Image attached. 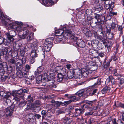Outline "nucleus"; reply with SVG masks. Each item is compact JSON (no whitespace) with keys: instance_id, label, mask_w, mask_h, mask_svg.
<instances>
[{"instance_id":"f257e3e1","label":"nucleus","mask_w":124,"mask_h":124,"mask_svg":"<svg viewBox=\"0 0 124 124\" xmlns=\"http://www.w3.org/2000/svg\"><path fill=\"white\" fill-rule=\"evenodd\" d=\"M19 32L18 35L20 38L24 39L25 38L26 36L28 33V30L27 29L22 28L19 25H17L15 29Z\"/></svg>"},{"instance_id":"f03ea898","label":"nucleus","mask_w":124,"mask_h":124,"mask_svg":"<svg viewBox=\"0 0 124 124\" xmlns=\"http://www.w3.org/2000/svg\"><path fill=\"white\" fill-rule=\"evenodd\" d=\"M29 45L31 48H32L30 55L31 57H36L38 56V51L37 49V42L35 41L32 43H30Z\"/></svg>"},{"instance_id":"7ed1b4c3","label":"nucleus","mask_w":124,"mask_h":124,"mask_svg":"<svg viewBox=\"0 0 124 124\" xmlns=\"http://www.w3.org/2000/svg\"><path fill=\"white\" fill-rule=\"evenodd\" d=\"M8 47H5L2 45H0V56H3L8 60Z\"/></svg>"},{"instance_id":"20e7f679","label":"nucleus","mask_w":124,"mask_h":124,"mask_svg":"<svg viewBox=\"0 0 124 124\" xmlns=\"http://www.w3.org/2000/svg\"><path fill=\"white\" fill-rule=\"evenodd\" d=\"M101 17L99 19H98L97 21H96L94 23V25L96 26V28H98L100 29V30H102V27L101 24L104 23V21L105 19V17L104 16H102L101 15Z\"/></svg>"},{"instance_id":"39448f33","label":"nucleus","mask_w":124,"mask_h":124,"mask_svg":"<svg viewBox=\"0 0 124 124\" xmlns=\"http://www.w3.org/2000/svg\"><path fill=\"white\" fill-rule=\"evenodd\" d=\"M6 35L8 39L10 40V42H13L14 40L13 37L16 35V33L14 30H11L8 33H7Z\"/></svg>"},{"instance_id":"423d86ee","label":"nucleus","mask_w":124,"mask_h":124,"mask_svg":"<svg viewBox=\"0 0 124 124\" xmlns=\"http://www.w3.org/2000/svg\"><path fill=\"white\" fill-rule=\"evenodd\" d=\"M21 69H17V75L19 77L21 78H27V73L26 71H24V72L23 70L22 71H21Z\"/></svg>"},{"instance_id":"0eeeda50","label":"nucleus","mask_w":124,"mask_h":124,"mask_svg":"<svg viewBox=\"0 0 124 124\" xmlns=\"http://www.w3.org/2000/svg\"><path fill=\"white\" fill-rule=\"evenodd\" d=\"M74 45L76 46H78L80 48H83L85 46V42L81 39H78L77 41H74Z\"/></svg>"},{"instance_id":"6e6552de","label":"nucleus","mask_w":124,"mask_h":124,"mask_svg":"<svg viewBox=\"0 0 124 124\" xmlns=\"http://www.w3.org/2000/svg\"><path fill=\"white\" fill-rule=\"evenodd\" d=\"M105 4L104 5V7L106 9H109V11L111 10H112L114 6V4L113 2H112L111 1L109 0L108 2H104Z\"/></svg>"},{"instance_id":"1a4fd4ad","label":"nucleus","mask_w":124,"mask_h":124,"mask_svg":"<svg viewBox=\"0 0 124 124\" xmlns=\"http://www.w3.org/2000/svg\"><path fill=\"white\" fill-rule=\"evenodd\" d=\"M49 77H45L43 79L44 80L47 79V84L49 86L50 88L54 87L53 82L54 81L53 80V77H51L50 76H49Z\"/></svg>"},{"instance_id":"9d476101","label":"nucleus","mask_w":124,"mask_h":124,"mask_svg":"<svg viewBox=\"0 0 124 124\" xmlns=\"http://www.w3.org/2000/svg\"><path fill=\"white\" fill-rule=\"evenodd\" d=\"M55 63L54 62H52L51 64V66L52 67V69H51L49 70L47 72V73H45L44 74V76H45L46 77H49V76H51V74H52L54 73V68L55 66Z\"/></svg>"},{"instance_id":"9b49d317","label":"nucleus","mask_w":124,"mask_h":124,"mask_svg":"<svg viewBox=\"0 0 124 124\" xmlns=\"http://www.w3.org/2000/svg\"><path fill=\"white\" fill-rule=\"evenodd\" d=\"M65 29L64 32L63 33H64V35L65 36H68L71 38H72L74 40L75 38L74 36V34L72 33V31L70 30H68L66 29Z\"/></svg>"},{"instance_id":"f8f14e48","label":"nucleus","mask_w":124,"mask_h":124,"mask_svg":"<svg viewBox=\"0 0 124 124\" xmlns=\"http://www.w3.org/2000/svg\"><path fill=\"white\" fill-rule=\"evenodd\" d=\"M42 3L46 6H49L55 4L56 3L51 0H42Z\"/></svg>"},{"instance_id":"ddd939ff","label":"nucleus","mask_w":124,"mask_h":124,"mask_svg":"<svg viewBox=\"0 0 124 124\" xmlns=\"http://www.w3.org/2000/svg\"><path fill=\"white\" fill-rule=\"evenodd\" d=\"M13 106H11L10 107H8L6 109L5 114L8 116H11L13 111Z\"/></svg>"},{"instance_id":"4468645a","label":"nucleus","mask_w":124,"mask_h":124,"mask_svg":"<svg viewBox=\"0 0 124 124\" xmlns=\"http://www.w3.org/2000/svg\"><path fill=\"white\" fill-rule=\"evenodd\" d=\"M34 39L33 33L31 32H29L28 31V34L26 36L25 38L24 39H27L28 41L30 42Z\"/></svg>"},{"instance_id":"2eb2a0df","label":"nucleus","mask_w":124,"mask_h":124,"mask_svg":"<svg viewBox=\"0 0 124 124\" xmlns=\"http://www.w3.org/2000/svg\"><path fill=\"white\" fill-rule=\"evenodd\" d=\"M101 35L100 37V39L103 42V43L105 44L106 43V40L107 39L106 35L103 33V32H101Z\"/></svg>"},{"instance_id":"dca6fc26","label":"nucleus","mask_w":124,"mask_h":124,"mask_svg":"<svg viewBox=\"0 0 124 124\" xmlns=\"http://www.w3.org/2000/svg\"><path fill=\"white\" fill-rule=\"evenodd\" d=\"M51 102L54 106L59 107L60 105L63 106L64 105L62 102L58 101H55L54 100H52Z\"/></svg>"},{"instance_id":"f3484780","label":"nucleus","mask_w":124,"mask_h":124,"mask_svg":"<svg viewBox=\"0 0 124 124\" xmlns=\"http://www.w3.org/2000/svg\"><path fill=\"white\" fill-rule=\"evenodd\" d=\"M49 113L46 111V110H43L41 112L42 117V119H45L46 118H48L49 117L50 115Z\"/></svg>"},{"instance_id":"a211bd4d","label":"nucleus","mask_w":124,"mask_h":124,"mask_svg":"<svg viewBox=\"0 0 124 124\" xmlns=\"http://www.w3.org/2000/svg\"><path fill=\"white\" fill-rule=\"evenodd\" d=\"M17 62L16 63V66L17 69H21L22 67V64L23 63L20 59H17Z\"/></svg>"},{"instance_id":"6ab92c4d","label":"nucleus","mask_w":124,"mask_h":124,"mask_svg":"<svg viewBox=\"0 0 124 124\" xmlns=\"http://www.w3.org/2000/svg\"><path fill=\"white\" fill-rule=\"evenodd\" d=\"M97 89H96L93 90L92 92H88L86 94H85L84 95L85 97L87 98L88 96H92L93 95H94L95 93L97 92Z\"/></svg>"},{"instance_id":"aec40b11","label":"nucleus","mask_w":124,"mask_h":124,"mask_svg":"<svg viewBox=\"0 0 124 124\" xmlns=\"http://www.w3.org/2000/svg\"><path fill=\"white\" fill-rule=\"evenodd\" d=\"M17 59L16 58L12 57L9 60L8 57V60H6L7 61H8L9 63L10 64L14 65L17 62Z\"/></svg>"},{"instance_id":"412c9836","label":"nucleus","mask_w":124,"mask_h":124,"mask_svg":"<svg viewBox=\"0 0 124 124\" xmlns=\"http://www.w3.org/2000/svg\"><path fill=\"white\" fill-rule=\"evenodd\" d=\"M20 23L16 21L15 22H13L10 23L9 26L11 29H15L17 25H20Z\"/></svg>"},{"instance_id":"4be33fe9","label":"nucleus","mask_w":124,"mask_h":124,"mask_svg":"<svg viewBox=\"0 0 124 124\" xmlns=\"http://www.w3.org/2000/svg\"><path fill=\"white\" fill-rule=\"evenodd\" d=\"M75 72L73 71H69L67 73V76L68 78L72 79L73 78Z\"/></svg>"},{"instance_id":"5701e85b","label":"nucleus","mask_w":124,"mask_h":124,"mask_svg":"<svg viewBox=\"0 0 124 124\" xmlns=\"http://www.w3.org/2000/svg\"><path fill=\"white\" fill-rule=\"evenodd\" d=\"M43 46L44 47V52L46 51V52H49L52 46L49 44V45L47 44L45 45V43L43 44Z\"/></svg>"},{"instance_id":"b1692460","label":"nucleus","mask_w":124,"mask_h":124,"mask_svg":"<svg viewBox=\"0 0 124 124\" xmlns=\"http://www.w3.org/2000/svg\"><path fill=\"white\" fill-rule=\"evenodd\" d=\"M53 38L52 37L51 38H48L46 39L45 41V45L48 44L50 45L51 46H52L51 44L53 40Z\"/></svg>"},{"instance_id":"393cba45","label":"nucleus","mask_w":124,"mask_h":124,"mask_svg":"<svg viewBox=\"0 0 124 124\" xmlns=\"http://www.w3.org/2000/svg\"><path fill=\"white\" fill-rule=\"evenodd\" d=\"M64 75L62 74L61 73L58 74L57 80L58 82H60L63 79Z\"/></svg>"},{"instance_id":"a878e982","label":"nucleus","mask_w":124,"mask_h":124,"mask_svg":"<svg viewBox=\"0 0 124 124\" xmlns=\"http://www.w3.org/2000/svg\"><path fill=\"white\" fill-rule=\"evenodd\" d=\"M65 29H66L65 28H63V30L62 29H59L58 30H56L55 32V34H58V35H57L58 36H60L62 35L63 33L64 32V30H65Z\"/></svg>"},{"instance_id":"bb28decb","label":"nucleus","mask_w":124,"mask_h":124,"mask_svg":"<svg viewBox=\"0 0 124 124\" xmlns=\"http://www.w3.org/2000/svg\"><path fill=\"white\" fill-rule=\"evenodd\" d=\"M23 90L22 89H20L17 91V96L19 97L23 98L24 96V94L23 93Z\"/></svg>"},{"instance_id":"cd10ccee","label":"nucleus","mask_w":124,"mask_h":124,"mask_svg":"<svg viewBox=\"0 0 124 124\" xmlns=\"http://www.w3.org/2000/svg\"><path fill=\"white\" fill-rule=\"evenodd\" d=\"M99 43V41L97 40H92L91 44L92 46H97Z\"/></svg>"},{"instance_id":"c85d7f7f","label":"nucleus","mask_w":124,"mask_h":124,"mask_svg":"<svg viewBox=\"0 0 124 124\" xmlns=\"http://www.w3.org/2000/svg\"><path fill=\"white\" fill-rule=\"evenodd\" d=\"M111 88L110 87L106 86L101 91V92L103 94H105L108 90H110Z\"/></svg>"},{"instance_id":"c756f323","label":"nucleus","mask_w":124,"mask_h":124,"mask_svg":"<svg viewBox=\"0 0 124 124\" xmlns=\"http://www.w3.org/2000/svg\"><path fill=\"white\" fill-rule=\"evenodd\" d=\"M39 48L40 50L41 51H42V54L41 55V56L43 57L44 58L45 54L44 52V47L43 46V44L42 45V46H39Z\"/></svg>"},{"instance_id":"7c9ffc66","label":"nucleus","mask_w":124,"mask_h":124,"mask_svg":"<svg viewBox=\"0 0 124 124\" xmlns=\"http://www.w3.org/2000/svg\"><path fill=\"white\" fill-rule=\"evenodd\" d=\"M55 69L58 70H61V72L63 74H64L66 71V69L64 68L60 67H55Z\"/></svg>"},{"instance_id":"2f4dec72","label":"nucleus","mask_w":124,"mask_h":124,"mask_svg":"<svg viewBox=\"0 0 124 124\" xmlns=\"http://www.w3.org/2000/svg\"><path fill=\"white\" fill-rule=\"evenodd\" d=\"M84 70H85V69H83L81 70V74L82 76L85 77H87L89 74L88 72L87 71H84Z\"/></svg>"},{"instance_id":"473e14b6","label":"nucleus","mask_w":124,"mask_h":124,"mask_svg":"<svg viewBox=\"0 0 124 124\" xmlns=\"http://www.w3.org/2000/svg\"><path fill=\"white\" fill-rule=\"evenodd\" d=\"M71 122L70 119L68 117L65 118L63 120V122L65 124H70Z\"/></svg>"},{"instance_id":"72a5a7b5","label":"nucleus","mask_w":124,"mask_h":124,"mask_svg":"<svg viewBox=\"0 0 124 124\" xmlns=\"http://www.w3.org/2000/svg\"><path fill=\"white\" fill-rule=\"evenodd\" d=\"M42 76L41 75H39L36 78V83L38 84H39L42 81Z\"/></svg>"},{"instance_id":"f704fd0d","label":"nucleus","mask_w":124,"mask_h":124,"mask_svg":"<svg viewBox=\"0 0 124 124\" xmlns=\"http://www.w3.org/2000/svg\"><path fill=\"white\" fill-rule=\"evenodd\" d=\"M71 98V102L76 101L79 100L80 99L79 98H78L77 96H72L70 98Z\"/></svg>"},{"instance_id":"c9c22d12","label":"nucleus","mask_w":124,"mask_h":124,"mask_svg":"<svg viewBox=\"0 0 124 124\" xmlns=\"http://www.w3.org/2000/svg\"><path fill=\"white\" fill-rule=\"evenodd\" d=\"M11 95V93L10 92H8L6 93V95H5V98L6 99V102H7V100H8L10 101L9 99H8L9 98Z\"/></svg>"},{"instance_id":"e433bc0d","label":"nucleus","mask_w":124,"mask_h":124,"mask_svg":"<svg viewBox=\"0 0 124 124\" xmlns=\"http://www.w3.org/2000/svg\"><path fill=\"white\" fill-rule=\"evenodd\" d=\"M27 102L29 101V102L31 103L33 101V97L32 96V95H30L28 96L27 97Z\"/></svg>"},{"instance_id":"4c0bfd02","label":"nucleus","mask_w":124,"mask_h":124,"mask_svg":"<svg viewBox=\"0 0 124 124\" xmlns=\"http://www.w3.org/2000/svg\"><path fill=\"white\" fill-rule=\"evenodd\" d=\"M96 101V100H93L92 101H89L86 100V103L88 104L90 106H91L94 103L95 101Z\"/></svg>"},{"instance_id":"58836bf2","label":"nucleus","mask_w":124,"mask_h":124,"mask_svg":"<svg viewBox=\"0 0 124 124\" xmlns=\"http://www.w3.org/2000/svg\"><path fill=\"white\" fill-rule=\"evenodd\" d=\"M10 77L9 76H5L4 77L1 76V80L3 81H5L6 80L10 79Z\"/></svg>"},{"instance_id":"ea45409f","label":"nucleus","mask_w":124,"mask_h":124,"mask_svg":"<svg viewBox=\"0 0 124 124\" xmlns=\"http://www.w3.org/2000/svg\"><path fill=\"white\" fill-rule=\"evenodd\" d=\"M107 34H108V38L109 39H111L113 38V33L111 32H109L108 33H107ZM107 36V35H106Z\"/></svg>"},{"instance_id":"a19ab883","label":"nucleus","mask_w":124,"mask_h":124,"mask_svg":"<svg viewBox=\"0 0 124 124\" xmlns=\"http://www.w3.org/2000/svg\"><path fill=\"white\" fill-rule=\"evenodd\" d=\"M84 90H82L79 91L77 93V97L79 96V97L82 96L83 94Z\"/></svg>"},{"instance_id":"79ce46f5","label":"nucleus","mask_w":124,"mask_h":124,"mask_svg":"<svg viewBox=\"0 0 124 124\" xmlns=\"http://www.w3.org/2000/svg\"><path fill=\"white\" fill-rule=\"evenodd\" d=\"M95 8L96 10L99 11V12L102 10L103 9V7L101 6L100 5L95 6Z\"/></svg>"},{"instance_id":"37998d69","label":"nucleus","mask_w":124,"mask_h":124,"mask_svg":"<svg viewBox=\"0 0 124 124\" xmlns=\"http://www.w3.org/2000/svg\"><path fill=\"white\" fill-rule=\"evenodd\" d=\"M10 43V42L9 40L6 39H4L3 44L7 46L9 45Z\"/></svg>"},{"instance_id":"c03bdc74","label":"nucleus","mask_w":124,"mask_h":124,"mask_svg":"<svg viewBox=\"0 0 124 124\" xmlns=\"http://www.w3.org/2000/svg\"><path fill=\"white\" fill-rule=\"evenodd\" d=\"M40 104V102L39 100H36L35 101L34 103V106L35 107H37L39 106Z\"/></svg>"},{"instance_id":"a18cd8bd","label":"nucleus","mask_w":124,"mask_h":124,"mask_svg":"<svg viewBox=\"0 0 124 124\" xmlns=\"http://www.w3.org/2000/svg\"><path fill=\"white\" fill-rule=\"evenodd\" d=\"M31 68L30 66L28 64H26L25 66V70H24V71H26V72L28 73V71Z\"/></svg>"},{"instance_id":"49530a36","label":"nucleus","mask_w":124,"mask_h":124,"mask_svg":"<svg viewBox=\"0 0 124 124\" xmlns=\"http://www.w3.org/2000/svg\"><path fill=\"white\" fill-rule=\"evenodd\" d=\"M117 53H115L114 55H113L111 57V59L113 61H115L117 60V57L116 56Z\"/></svg>"},{"instance_id":"de8ad7c7","label":"nucleus","mask_w":124,"mask_h":124,"mask_svg":"<svg viewBox=\"0 0 124 124\" xmlns=\"http://www.w3.org/2000/svg\"><path fill=\"white\" fill-rule=\"evenodd\" d=\"M6 69L8 72L9 73H11L12 71V66H10L8 68L7 67L6 68Z\"/></svg>"},{"instance_id":"09e8293b","label":"nucleus","mask_w":124,"mask_h":124,"mask_svg":"<svg viewBox=\"0 0 124 124\" xmlns=\"http://www.w3.org/2000/svg\"><path fill=\"white\" fill-rule=\"evenodd\" d=\"M44 69V67L42 66H40L39 67H38L37 70L39 71L40 73Z\"/></svg>"},{"instance_id":"8fccbe9b","label":"nucleus","mask_w":124,"mask_h":124,"mask_svg":"<svg viewBox=\"0 0 124 124\" xmlns=\"http://www.w3.org/2000/svg\"><path fill=\"white\" fill-rule=\"evenodd\" d=\"M26 104V102L24 101L21 102L19 104V106L20 107H23Z\"/></svg>"},{"instance_id":"3c124183","label":"nucleus","mask_w":124,"mask_h":124,"mask_svg":"<svg viewBox=\"0 0 124 124\" xmlns=\"http://www.w3.org/2000/svg\"><path fill=\"white\" fill-rule=\"evenodd\" d=\"M109 124H116V119L114 118L111 121H110L109 123Z\"/></svg>"},{"instance_id":"603ef678","label":"nucleus","mask_w":124,"mask_h":124,"mask_svg":"<svg viewBox=\"0 0 124 124\" xmlns=\"http://www.w3.org/2000/svg\"><path fill=\"white\" fill-rule=\"evenodd\" d=\"M0 96H2L5 98V95H6V93L3 91H1L0 92Z\"/></svg>"},{"instance_id":"864d4df0","label":"nucleus","mask_w":124,"mask_h":124,"mask_svg":"<svg viewBox=\"0 0 124 124\" xmlns=\"http://www.w3.org/2000/svg\"><path fill=\"white\" fill-rule=\"evenodd\" d=\"M35 57H31L30 58V62L31 64H33L35 61Z\"/></svg>"},{"instance_id":"5fc2aeb1","label":"nucleus","mask_w":124,"mask_h":124,"mask_svg":"<svg viewBox=\"0 0 124 124\" xmlns=\"http://www.w3.org/2000/svg\"><path fill=\"white\" fill-rule=\"evenodd\" d=\"M71 101L70 100H69L68 101H65L64 103H63V104L64 105H64H67L70 104L71 103Z\"/></svg>"},{"instance_id":"6e6d98bb","label":"nucleus","mask_w":124,"mask_h":124,"mask_svg":"<svg viewBox=\"0 0 124 124\" xmlns=\"http://www.w3.org/2000/svg\"><path fill=\"white\" fill-rule=\"evenodd\" d=\"M7 66V63L6 62H3L1 64V68L2 67L3 68H6Z\"/></svg>"},{"instance_id":"4d7b16f0","label":"nucleus","mask_w":124,"mask_h":124,"mask_svg":"<svg viewBox=\"0 0 124 124\" xmlns=\"http://www.w3.org/2000/svg\"><path fill=\"white\" fill-rule=\"evenodd\" d=\"M101 17V15L96 14V13L95 14L94 17L95 18L97 19V21L98 19H99Z\"/></svg>"},{"instance_id":"13d9d810","label":"nucleus","mask_w":124,"mask_h":124,"mask_svg":"<svg viewBox=\"0 0 124 124\" xmlns=\"http://www.w3.org/2000/svg\"><path fill=\"white\" fill-rule=\"evenodd\" d=\"M118 29L119 31H120V34H122L123 33V28L121 26H119L118 27Z\"/></svg>"},{"instance_id":"bf43d9fd","label":"nucleus","mask_w":124,"mask_h":124,"mask_svg":"<svg viewBox=\"0 0 124 124\" xmlns=\"http://www.w3.org/2000/svg\"><path fill=\"white\" fill-rule=\"evenodd\" d=\"M35 108L34 109L35 110V111L37 112L40 110V108L39 106H38L37 107L34 106Z\"/></svg>"},{"instance_id":"052dcab7","label":"nucleus","mask_w":124,"mask_h":124,"mask_svg":"<svg viewBox=\"0 0 124 124\" xmlns=\"http://www.w3.org/2000/svg\"><path fill=\"white\" fill-rule=\"evenodd\" d=\"M112 10H111L109 11V15L110 16H112L114 15H116L117 14V13H115V12H112Z\"/></svg>"},{"instance_id":"680f3d73","label":"nucleus","mask_w":124,"mask_h":124,"mask_svg":"<svg viewBox=\"0 0 124 124\" xmlns=\"http://www.w3.org/2000/svg\"><path fill=\"white\" fill-rule=\"evenodd\" d=\"M11 95L15 96H17V91H14V90L13 91L12 93H11Z\"/></svg>"},{"instance_id":"e2e57ef3","label":"nucleus","mask_w":124,"mask_h":124,"mask_svg":"<svg viewBox=\"0 0 124 124\" xmlns=\"http://www.w3.org/2000/svg\"><path fill=\"white\" fill-rule=\"evenodd\" d=\"M23 63H24L26 61V58L25 56H23L21 59H20Z\"/></svg>"},{"instance_id":"0e129e2a","label":"nucleus","mask_w":124,"mask_h":124,"mask_svg":"<svg viewBox=\"0 0 124 124\" xmlns=\"http://www.w3.org/2000/svg\"><path fill=\"white\" fill-rule=\"evenodd\" d=\"M114 75L115 76L117 77V78H116V79H120V78L121 77V76L120 75L118 74L117 73V72L116 73H115L114 74Z\"/></svg>"},{"instance_id":"69168bd1","label":"nucleus","mask_w":124,"mask_h":124,"mask_svg":"<svg viewBox=\"0 0 124 124\" xmlns=\"http://www.w3.org/2000/svg\"><path fill=\"white\" fill-rule=\"evenodd\" d=\"M28 76L27 75V78H26V83L27 84H31V81L28 78Z\"/></svg>"},{"instance_id":"338daca9","label":"nucleus","mask_w":124,"mask_h":124,"mask_svg":"<svg viewBox=\"0 0 124 124\" xmlns=\"http://www.w3.org/2000/svg\"><path fill=\"white\" fill-rule=\"evenodd\" d=\"M112 76H109L108 78L106 79V81L108 82H109L111 81L112 79Z\"/></svg>"},{"instance_id":"774afa93","label":"nucleus","mask_w":124,"mask_h":124,"mask_svg":"<svg viewBox=\"0 0 124 124\" xmlns=\"http://www.w3.org/2000/svg\"><path fill=\"white\" fill-rule=\"evenodd\" d=\"M34 116L38 119H39L41 117L40 115L38 114H35L34 115Z\"/></svg>"}]
</instances>
